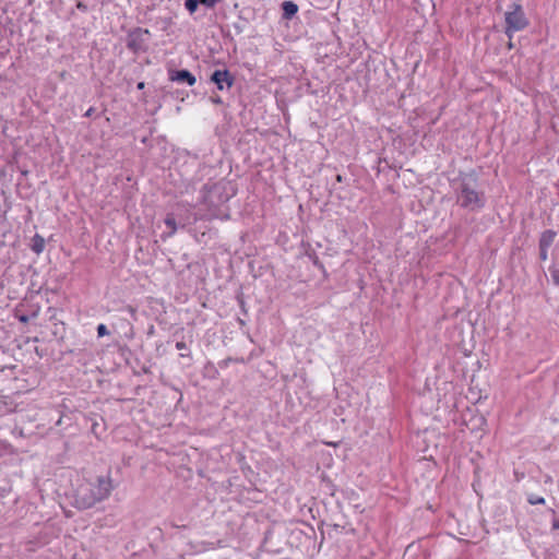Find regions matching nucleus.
<instances>
[{"instance_id":"nucleus-1","label":"nucleus","mask_w":559,"mask_h":559,"mask_svg":"<svg viewBox=\"0 0 559 559\" xmlns=\"http://www.w3.org/2000/svg\"><path fill=\"white\" fill-rule=\"evenodd\" d=\"M112 489V481L108 476L97 477L94 481L84 480L75 490V506L79 509H90L97 502L108 498Z\"/></svg>"},{"instance_id":"nucleus-2","label":"nucleus","mask_w":559,"mask_h":559,"mask_svg":"<svg viewBox=\"0 0 559 559\" xmlns=\"http://www.w3.org/2000/svg\"><path fill=\"white\" fill-rule=\"evenodd\" d=\"M459 202L461 206L471 211H476L484 206L483 194L477 191L476 183L473 179L463 182Z\"/></svg>"},{"instance_id":"nucleus-3","label":"nucleus","mask_w":559,"mask_h":559,"mask_svg":"<svg viewBox=\"0 0 559 559\" xmlns=\"http://www.w3.org/2000/svg\"><path fill=\"white\" fill-rule=\"evenodd\" d=\"M506 33L509 38L513 33L523 31L528 25V20L520 4L513 3L504 13Z\"/></svg>"},{"instance_id":"nucleus-4","label":"nucleus","mask_w":559,"mask_h":559,"mask_svg":"<svg viewBox=\"0 0 559 559\" xmlns=\"http://www.w3.org/2000/svg\"><path fill=\"white\" fill-rule=\"evenodd\" d=\"M212 82L218 90H229L233 85V78L227 71H215L212 73Z\"/></svg>"},{"instance_id":"nucleus-5","label":"nucleus","mask_w":559,"mask_h":559,"mask_svg":"<svg viewBox=\"0 0 559 559\" xmlns=\"http://www.w3.org/2000/svg\"><path fill=\"white\" fill-rule=\"evenodd\" d=\"M169 79L180 84L193 85L195 78L188 70L169 71Z\"/></svg>"},{"instance_id":"nucleus-6","label":"nucleus","mask_w":559,"mask_h":559,"mask_svg":"<svg viewBox=\"0 0 559 559\" xmlns=\"http://www.w3.org/2000/svg\"><path fill=\"white\" fill-rule=\"evenodd\" d=\"M31 248L35 253H37V254L41 253L45 249V239L40 235L36 234L32 238Z\"/></svg>"},{"instance_id":"nucleus-7","label":"nucleus","mask_w":559,"mask_h":559,"mask_svg":"<svg viewBox=\"0 0 559 559\" xmlns=\"http://www.w3.org/2000/svg\"><path fill=\"white\" fill-rule=\"evenodd\" d=\"M165 225L169 229L166 234L167 237L173 236L177 230V221L173 213L167 214V216L164 219Z\"/></svg>"},{"instance_id":"nucleus-8","label":"nucleus","mask_w":559,"mask_h":559,"mask_svg":"<svg viewBox=\"0 0 559 559\" xmlns=\"http://www.w3.org/2000/svg\"><path fill=\"white\" fill-rule=\"evenodd\" d=\"M555 237L556 234L552 230L544 231L539 240V247L549 248L555 241Z\"/></svg>"},{"instance_id":"nucleus-9","label":"nucleus","mask_w":559,"mask_h":559,"mask_svg":"<svg viewBox=\"0 0 559 559\" xmlns=\"http://www.w3.org/2000/svg\"><path fill=\"white\" fill-rule=\"evenodd\" d=\"M282 7H283L284 15L287 19H289L293 15H295L297 13V11H298L297 4L292 2V1H284Z\"/></svg>"},{"instance_id":"nucleus-10","label":"nucleus","mask_w":559,"mask_h":559,"mask_svg":"<svg viewBox=\"0 0 559 559\" xmlns=\"http://www.w3.org/2000/svg\"><path fill=\"white\" fill-rule=\"evenodd\" d=\"M469 424L472 425L471 429L474 430H483L486 425V419L483 415H475L471 418Z\"/></svg>"},{"instance_id":"nucleus-11","label":"nucleus","mask_w":559,"mask_h":559,"mask_svg":"<svg viewBox=\"0 0 559 559\" xmlns=\"http://www.w3.org/2000/svg\"><path fill=\"white\" fill-rule=\"evenodd\" d=\"M199 3H202L205 7H210V0H186L185 7L190 13H193L197 10Z\"/></svg>"},{"instance_id":"nucleus-12","label":"nucleus","mask_w":559,"mask_h":559,"mask_svg":"<svg viewBox=\"0 0 559 559\" xmlns=\"http://www.w3.org/2000/svg\"><path fill=\"white\" fill-rule=\"evenodd\" d=\"M550 276L552 280V283L557 286H559V267L552 266L550 267Z\"/></svg>"},{"instance_id":"nucleus-13","label":"nucleus","mask_w":559,"mask_h":559,"mask_svg":"<svg viewBox=\"0 0 559 559\" xmlns=\"http://www.w3.org/2000/svg\"><path fill=\"white\" fill-rule=\"evenodd\" d=\"M527 500L531 504H544L545 503V499L543 497H538L535 495H530Z\"/></svg>"},{"instance_id":"nucleus-14","label":"nucleus","mask_w":559,"mask_h":559,"mask_svg":"<svg viewBox=\"0 0 559 559\" xmlns=\"http://www.w3.org/2000/svg\"><path fill=\"white\" fill-rule=\"evenodd\" d=\"M109 334V331L107 329V326L103 323L98 324L97 326V335L98 337H103L105 335H108Z\"/></svg>"},{"instance_id":"nucleus-15","label":"nucleus","mask_w":559,"mask_h":559,"mask_svg":"<svg viewBox=\"0 0 559 559\" xmlns=\"http://www.w3.org/2000/svg\"><path fill=\"white\" fill-rule=\"evenodd\" d=\"M176 348H177L179 352H181V353H180V356H181V357H186V356H187V354H186V353H183V350H187V345H186V343H185V342H177V343H176Z\"/></svg>"},{"instance_id":"nucleus-16","label":"nucleus","mask_w":559,"mask_h":559,"mask_svg":"<svg viewBox=\"0 0 559 559\" xmlns=\"http://www.w3.org/2000/svg\"><path fill=\"white\" fill-rule=\"evenodd\" d=\"M539 249H540V259L544 260V261L547 260V258H548V254H547L548 248L539 247Z\"/></svg>"},{"instance_id":"nucleus-17","label":"nucleus","mask_w":559,"mask_h":559,"mask_svg":"<svg viewBox=\"0 0 559 559\" xmlns=\"http://www.w3.org/2000/svg\"><path fill=\"white\" fill-rule=\"evenodd\" d=\"M76 8L83 12L87 11V5L81 1L78 2Z\"/></svg>"},{"instance_id":"nucleus-18","label":"nucleus","mask_w":559,"mask_h":559,"mask_svg":"<svg viewBox=\"0 0 559 559\" xmlns=\"http://www.w3.org/2000/svg\"><path fill=\"white\" fill-rule=\"evenodd\" d=\"M552 527L556 528V530H559V519H556L554 522H552Z\"/></svg>"},{"instance_id":"nucleus-19","label":"nucleus","mask_w":559,"mask_h":559,"mask_svg":"<svg viewBox=\"0 0 559 559\" xmlns=\"http://www.w3.org/2000/svg\"><path fill=\"white\" fill-rule=\"evenodd\" d=\"M93 111L94 109L93 108H90L86 112H85V117H91L93 115Z\"/></svg>"},{"instance_id":"nucleus-20","label":"nucleus","mask_w":559,"mask_h":559,"mask_svg":"<svg viewBox=\"0 0 559 559\" xmlns=\"http://www.w3.org/2000/svg\"><path fill=\"white\" fill-rule=\"evenodd\" d=\"M144 86H145L144 82H140V83H138V88H139V90H143V88H144Z\"/></svg>"},{"instance_id":"nucleus-21","label":"nucleus","mask_w":559,"mask_h":559,"mask_svg":"<svg viewBox=\"0 0 559 559\" xmlns=\"http://www.w3.org/2000/svg\"><path fill=\"white\" fill-rule=\"evenodd\" d=\"M212 102L219 103V102H221V99H218V98H217V99L212 98Z\"/></svg>"},{"instance_id":"nucleus-22","label":"nucleus","mask_w":559,"mask_h":559,"mask_svg":"<svg viewBox=\"0 0 559 559\" xmlns=\"http://www.w3.org/2000/svg\"><path fill=\"white\" fill-rule=\"evenodd\" d=\"M216 0H212V4L215 2Z\"/></svg>"}]
</instances>
